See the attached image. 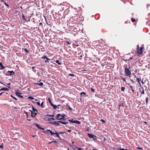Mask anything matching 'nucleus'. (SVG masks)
I'll list each match as a JSON object with an SVG mask.
<instances>
[{
	"mask_svg": "<svg viewBox=\"0 0 150 150\" xmlns=\"http://www.w3.org/2000/svg\"><path fill=\"white\" fill-rule=\"evenodd\" d=\"M100 121L103 123H105V121L103 119H100Z\"/></svg>",
	"mask_w": 150,
	"mask_h": 150,
	"instance_id": "c85d7f7f",
	"label": "nucleus"
},
{
	"mask_svg": "<svg viewBox=\"0 0 150 150\" xmlns=\"http://www.w3.org/2000/svg\"><path fill=\"white\" fill-rule=\"evenodd\" d=\"M19 91V90L18 89H17L16 91H15V94L16 95L18 96L20 98H23V96H22L21 95V93H19L18 92Z\"/></svg>",
	"mask_w": 150,
	"mask_h": 150,
	"instance_id": "20e7f679",
	"label": "nucleus"
},
{
	"mask_svg": "<svg viewBox=\"0 0 150 150\" xmlns=\"http://www.w3.org/2000/svg\"><path fill=\"white\" fill-rule=\"evenodd\" d=\"M62 115H61L60 114H58L57 116H56V118L58 120H61V117Z\"/></svg>",
	"mask_w": 150,
	"mask_h": 150,
	"instance_id": "39448f33",
	"label": "nucleus"
},
{
	"mask_svg": "<svg viewBox=\"0 0 150 150\" xmlns=\"http://www.w3.org/2000/svg\"><path fill=\"white\" fill-rule=\"evenodd\" d=\"M82 94H83L84 95H85L86 94V93L84 92H81V95Z\"/></svg>",
	"mask_w": 150,
	"mask_h": 150,
	"instance_id": "09e8293b",
	"label": "nucleus"
},
{
	"mask_svg": "<svg viewBox=\"0 0 150 150\" xmlns=\"http://www.w3.org/2000/svg\"><path fill=\"white\" fill-rule=\"evenodd\" d=\"M91 91L92 92H94L95 91L94 89L92 88H91Z\"/></svg>",
	"mask_w": 150,
	"mask_h": 150,
	"instance_id": "473e14b6",
	"label": "nucleus"
},
{
	"mask_svg": "<svg viewBox=\"0 0 150 150\" xmlns=\"http://www.w3.org/2000/svg\"><path fill=\"white\" fill-rule=\"evenodd\" d=\"M73 123H75L78 124H80L81 122L80 121L78 120H74Z\"/></svg>",
	"mask_w": 150,
	"mask_h": 150,
	"instance_id": "f8f14e48",
	"label": "nucleus"
},
{
	"mask_svg": "<svg viewBox=\"0 0 150 150\" xmlns=\"http://www.w3.org/2000/svg\"><path fill=\"white\" fill-rule=\"evenodd\" d=\"M52 106L53 107V108L54 109H56L57 108V107L56 105L53 104V105H52Z\"/></svg>",
	"mask_w": 150,
	"mask_h": 150,
	"instance_id": "5701e85b",
	"label": "nucleus"
},
{
	"mask_svg": "<svg viewBox=\"0 0 150 150\" xmlns=\"http://www.w3.org/2000/svg\"><path fill=\"white\" fill-rule=\"evenodd\" d=\"M48 100L49 102L50 103V104L51 105H52L53 104L52 103V102L51 101V100H50V98H48Z\"/></svg>",
	"mask_w": 150,
	"mask_h": 150,
	"instance_id": "6ab92c4d",
	"label": "nucleus"
},
{
	"mask_svg": "<svg viewBox=\"0 0 150 150\" xmlns=\"http://www.w3.org/2000/svg\"><path fill=\"white\" fill-rule=\"evenodd\" d=\"M130 67H129L128 68L125 67V75L126 76H129L131 75V71L129 70Z\"/></svg>",
	"mask_w": 150,
	"mask_h": 150,
	"instance_id": "f257e3e1",
	"label": "nucleus"
},
{
	"mask_svg": "<svg viewBox=\"0 0 150 150\" xmlns=\"http://www.w3.org/2000/svg\"><path fill=\"white\" fill-rule=\"evenodd\" d=\"M13 74H14V72H13V71H11V73L10 74V75H13Z\"/></svg>",
	"mask_w": 150,
	"mask_h": 150,
	"instance_id": "58836bf2",
	"label": "nucleus"
},
{
	"mask_svg": "<svg viewBox=\"0 0 150 150\" xmlns=\"http://www.w3.org/2000/svg\"><path fill=\"white\" fill-rule=\"evenodd\" d=\"M69 121L71 122V123H73V122H74V120H69Z\"/></svg>",
	"mask_w": 150,
	"mask_h": 150,
	"instance_id": "ea45409f",
	"label": "nucleus"
},
{
	"mask_svg": "<svg viewBox=\"0 0 150 150\" xmlns=\"http://www.w3.org/2000/svg\"><path fill=\"white\" fill-rule=\"evenodd\" d=\"M137 149L139 150L141 149H142L140 147H138Z\"/></svg>",
	"mask_w": 150,
	"mask_h": 150,
	"instance_id": "e2e57ef3",
	"label": "nucleus"
},
{
	"mask_svg": "<svg viewBox=\"0 0 150 150\" xmlns=\"http://www.w3.org/2000/svg\"><path fill=\"white\" fill-rule=\"evenodd\" d=\"M59 123L60 122H57H57H56V124H55V126H60V124Z\"/></svg>",
	"mask_w": 150,
	"mask_h": 150,
	"instance_id": "a211bd4d",
	"label": "nucleus"
},
{
	"mask_svg": "<svg viewBox=\"0 0 150 150\" xmlns=\"http://www.w3.org/2000/svg\"><path fill=\"white\" fill-rule=\"evenodd\" d=\"M88 136L91 138H93V137H96V136L95 135H94L93 134H90V133H88Z\"/></svg>",
	"mask_w": 150,
	"mask_h": 150,
	"instance_id": "423d86ee",
	"label": "nucleus"
},
{
	"mask_svg": "<svg viewBox=\"0 0 150 150\" xmlns=\"http://www.w3.org/2000/svg\"><path fill=\"white\" fill-rule=\"evenodd\" d=\"M33 110L34 112L36 111L37 112L38 111V110L37 109H36L34 108L33 106Z\"/></svg>",
	"mask_w": 150,
	"mask_h": 150,
	"instance_id": "4be33fe9",
	"label": "nucleus"
},
{
	"mask_svg": "<svg viewBox=\"0 0 150 150\" xmlns=\"http://www.w3.org/2000/svg\"><path fill=\"white\" fill-rule=\"evenodd\" d=\"M71 130H68V132H71Z\"/></svg>",
	"mask_w": 150,
	"mask_h": 150,
	"instance_id": "774afa93",
	"label": "nucleus"
},
{
	"mask_svg": "<svg viewBox=\"0 0 150 150\" xmlns=\"http://www.w3.org/2000/svg\"><path fill=\"white\" fill-rule=\"evenodd\" d=\"M41 129L44 130V128H42L41 127V129Z\"/></svg>",
	"mask_w": 150,
	"mask_h": 150,
	"instance_id": "338daca9",
	"label": "nucleus"
},
{
	"mask_svg": "<svg viewBox=\"0 0 150 150\" xmlns=\"http://www.w3.org/2000/svg\"><path fill=\"white\" fill-rule=\"evenodd\" d=\"M11 97L14 99L16 100H18V99L16 98H15V97H14L12 95H11Z\"/></svg>",
	"mask_w": 150,
	"mask_h": 150,
	"instance_id": "a878e982",
	"label": "nucleus"
},
{
	"mask_svg": "<svg viewBox=\"0 0 150 150\" xmlns=\"http://www.w3.org/2000/svg\"><path fill=\"white\" fill-rule=\"evenodd\" d=\"M51 120H55V119L54 118H50L48 120L50 121H51Z\"/></svg>",
	"mask_w": 150,
	"mask_h": 150,
	"instance_id": "4c0bfd02",
	"label": "nucleus"
},
{
	"mask_svg": "<svg viewBox=\"0 0 150 150\" xmlns=\"http://www.w3.org/2000/svg\"><path fill=\"white\" fill-rule=\"evenodd\" d=\"M42 59H45L47 60H50L49 58H48L46 56L44 55L43 57H41Z\"/></svg>",
	"mask_w": 150,
	"mask_h": 150,
	"instance_id": "9d476101",
	"label": "nucleus"
},
{
	"mask_svg": "<svg viewBox=\"0 0 150 150\" xmlns=\"http://www.w3.org/2000/svg\"><path fill=\"white\" fill-rule=\"evenodd\" d=\"M42 132L45 134L47 132V131H43Z\"/></svg>",
	"mask_w": 150,
	"mask_h": 150,
	"instance_id": "5fc2aeb1",
	"label": "nucleus"
},
{
	"mask_svg": "<svg viewBox=\"0 0 150 150\" xmlns=\"http://www.w3.org/2000/svg\"><path fill=\"white\" fill-rule=\"evenodd\" d=\"M131 21L132 22H134L136 21V20L133 18H132Z\"/></svg>",
	"mask_w": 150,
	"mask_h": 150,
	"instance_id": "c756f323",
	"label": "nucleus"
},
{
	"mask_svg": "<svg viewBox=\"0 0 150 150\" xmlns=\"http://www.w3.org/2000/svg\"><path fill=\"white\" fill-rule=\"evenodd\" d=\"M22 18L23 20L26 21V19L24 14L23 13L22 15Z\"/></svg>",
	"mask_w": 150,
	"mask_h": 150,
	"instance_id": "bb28decb",
	"label": "nucleus"
},
{
	"mask_svg": "<svg viewBox=\"0 0 150 150\" xmlns=\"http://www.w3.org/2000/svg\"><path fill=\"white\" fill-rule=\"evenodd\" d=\"M40 106H41V107H42V106H43V102H42L41 103V105L40 104Z\"/></svg>",
	"mask_w": 150,
	"mask_h": 150,
	"instance_id": "79ce46f5",
	"label": "nucleus"
},
{
	"mask_svg": "<svg viewBox=\"0 0 150 150\" xmlns=\"http://www.w3.org/2000/svg\"><path fill=\"white\" fill-rule=\"evenodd\" d=\"M47 131H48L52 135H53V134H54V133L53 132L50 130V129H47Z\"/></svg>",
	"mask_w": 150,
	"mask_h": 150,
	"instance_id": "4468645a",
	"label": "nucleus"
},
{
	"mask_svg": "<svg viewBox=\"0 0 150 150\" xmlns=\"http://www.w3.org/2000/svg\"><path fill=\"white\" fill-rule=\"evenodd\" d=\"M136 79L137 80L138 83H139V86H141V82L143 84H144L145 83V81L144 82L143 81V79H142L141 77L138 76L137 77H136Z\"/></svg>",
	"mask_w": 150,
	"mask_h": 150,
	"instance_id": "f03ea898",
	"label": "nucleus"
},
{
	"mask_svg": "<svg viewBox=\"0 0 150 150\" xmlns=\"http://www.w3.org/2000/svg\"><path fill=\"white\" fill-rule=\"evenodd\" d=\"M28 98H30V99L31 100H33V99H34V98L33 97H32L31 96H29V97H28Z\"/></svg>",
	"mask_w": 150,
	"mask_h": 150,
	"instance_id": "e433bc0d",
	"label": "nucleus"
},
{
	"mask_svg": "<svg viewBox=\"0 0 150 150\" xmlns=\"http://www.w3.org/2000/svg\"><path fill=\"white\" fill-rule=\"evenodd\" d=\"M50 123L51 124L54 125H55V124H56V122H50Z\"/></svg>",
	"mask_w": 150,
	"mask_h": 150,
	"instance_id": "2f4dec72",
	"label": "nucleus"
},
{
	"mask_svg": "<svg viewBox=\"0 0 150 150\" xmlns=\"http://www.w3.org/2000/svg\"><path fill=\"white\" fill-rule=\"evenodd\" d=\"M34 125H35V126L37 127H38V128L39 129H41L42 127L40 126V125H38V124H34Z\"/></svg>",
	"mask_w": 150,
	"mask_h": 150,
	"instance_id": "f3484780",
	"label": "nucleus"
},
{
	"mask_svg": "<svg viewBox=\"0 0 150 150\" xmlns=\"http://www.w3.org/2000/svg\"><path fill=\"white\" fill-rule=\"evenodd\" d=\"M66 42H67L68 44H70V43L69 42H68V41H67Z\"/></svg>",
	"mask_w": 150,
	"mask_h": 150,
	"instance_id": "13d9d810",
	"label": "nucleus"
},
{
	"mask_svg": "<svg viewBox=\"0 0 150 150\" xmlns=\"http://www.w3.org/2000/svg\"><path fill=\"white\" fill-rule=\"evenodd\" d=\"M35 84H36L38 85H39L40 86H42L43 85V83L42 82H41L40 83H35Z\"/></svg>",
	"mask_w": 150,
	"mask_h": 150,
	"instance_id": "412c9836",
	"label": "nucleus"
},
{
	"mask_svg": "<svg viewBox=\"0 0 150 150\" xmlns=\"http://www.w3.org/2000/svg\"><path fill=\"white\" fill-rule=\"evenodd\" d=\"M121 78L123 80L125 81V82H126V80H125V78H122V77H121Z\"/></svg>",
	"mask_w": 150,
	"mask_h": 150,
	"instance_id": "de8ad7c7",
	"label": "nucleus"
},
{
	"mask_svg": "<svg viewBox=\"0 0 150 150\" xmlns=\"http://www.w3.org/2000/svg\"><path fill=\"white\" fill-rule=\"evenodd\" d=\"M37 104L38 105H40V103L38 102H37Z\"/></svg>",
	"mask_w": 150,
	"mask_h": 150,
	"instance_id": "49530a36",
	"label": "nucleus"
},
{
	"mask_svg": "<svg viewBox=\"0 0 150 150\" xmlns=\"http://www.w3.org/2000/svg\"><path fill=\"white\" fill-rule=\"evenodd\" d=\"M24 112L27 115V116H28V113L27 112H25V111Z\"/></svg>",
	"mask_w": 150,
	"mask_h": 150,
	"instance_id": "3c124183",
	"label": "nucleus"
},
{
	"mask_svg": "<svg viewBox=\"0 0 150 150\" xmlns=\"http://www.w3.org/2000/svg\"><path fill=\"white\" fill-rule=\"evenodd\" d=\"M137 53L139 54H142L143 52V50L144 49V47H141L140 48H139V45H137Z\"/></svg>",
	"mask_w": 150,
	"mask_h": 150,
	"instance_id": "7ed1b4c3",
	"label": "nucleus"
},
{
	"mask_svg": "<svg viewBox=\"0 0 150 150\" xmlns=\"http://www.w3.org/2000/svg\"><path fill=\"white\" fill-rule=\"evenodd\" d=\"M73 45H74V44H73ZM74 45L75 46H77V47H78V46H79V45Z\"/></svg>",
	"mask_w": 150,
	"mask_h": 150,
	"instance_id": "bf43d9fd",
	"label": "nucleus"
},
{
	"mask_svg": "<svg viewBox=\"0 0 150 150\" xmlns=\"http://www.w3.org/2000/svg\"><path fill=\"white\" fill-rule=\"evenodd\" d=\"M24 50H25V51L27 52V53H28L29 52V50H28L26 48H25L24 49Z\"/></svg>",
	"mask_w": 150,
	"mask_h": 150,
	"instance_id": "c9c22d12",
	"label": "nucleus"
},
{
	"mask_svg": "<svg viewBox=\"0 0 150 150\" xmlns=\"http://www.w3.org/2000/svg\"><path fill=\"white\" fill-rule=\"evenodd\" d=\"M145 101H146V105H147V104L148 102V97H146V98Z\"/></svg>",
	"mask_w": 150,
	"mask_h": 150,
	"instance_id": "cd10ccee",
	"label": "nucleus"
},
{
	"mask_svg": "<svg viewBox=\"0 0 150 150\" xmlns=\"http://www.w3.org/2000/svg\"><path fill=\"white\" fill-rule=\"evenodd\" d=\"M4 146H0V148H1L2 149H3L4 148Z\"/></svg>",
	"mask_w": 150,
	"mask_h": 150,
	"instance_id": "864d4df0",
	"label": "nucleus"
},
{
	"mask_svg": "<svg viewBox=\"0 0 150 150\" xmlns=\"http://www.w3.org/2000/svg\"><path fill=\"white\" fill-rule=\"evenodd\" d=\"M69 75L70 76H74V74H69Z\"/></svg>",
	"mask_w": 150,
	"mask_h": 150,
	"instance_id": "a19ab883",
	"label": "nucleus"
},
{
	"mask_svg": "<svg viewBox=\"0 0 150 150\" xmlns=\"http://www.w3.org/2000/svg\"><path fill=\"white\" fill-rule=\"evenodd\" d=\"M113 150H120V149H114Z\"/></svg>",
	"mask_w": 150,
	"mask_h": 150,
	"instance_id": "680f3d73",
	"label": "nucleus"
},
{
	"mask_svg": "<svg viewBox=\"0 0 150 150\" xmlns=\"http://www.w3.org/2000/svg\"><path fill=\"white\" fill-rule=\"evenodd\" d=\"M37 115V114L36 113L34 112H32L31 113V115L33 117H35Z\"/></svg>",
	"mask_w": 150,
	"mask_h": 150,
	"instance_id": "6e6552de",
	"label": "nucleus"
},
{
	"mask_svg": "<svg viewBox=\"0 0 150 150\" xmlns=\"http://www.w3.org/2000/svg\"><path fill=\"white\" fill-rule=\"evenodd\" d=\"M53 142H49V143H48V144H51Z\"/></svg>",
	"mask_w": 150,
	"mask_h": 150,
	"instance_id": "4d7b16f0",
	"label": "nucleus"
},
{
	"mask_svg": "<svg viewBox=\"0 0 150 150\" xmlns=\"http://www.w3.org/2000/svg\"><path fill=\"white\" fill-rule=\"evenodd\" d=\"M0 66L1 67V69H4L5 68V67H4L2 65L1 62H0Z\"/></svg>",
	"mask_w": 150,
	"mask_h": 150,
	"instance_id": "ddd939ff",
	"label": "nucleus"
},
{
	"mask_svg": "<svg viewBox=\"0 0 150 150\" xmlns=\"http://www.w3.org/2000/svg\"><path fill=\"white\" fill-rule=\"evenodd\" d=\"M39 24L40 25H42V23H39Z\"/></svg>",
	"mask_w": 150,
	"mask_h": 150,
	"instance_id": "69168bd1",
	"label": "nucleus"
},
{
	"mask_svg": "<svg viewBox=\"0 0 150 150\" xmlns=\"http://www.w3.org/2000/svg\"><path fill=\"white\" fill-rule=\"evenodd\" d=\"M144 94V90L143 89L142 91V92H141V94Z\"/></svg>",
	"mask_w": 150,
	"mask_h": 150,
	"instance_id": "f704fd0d",
	"label": "nucleus"
},
{
	"mask_svg": "<svg viewBox=\"0 0 150 150\" xmlns=\"http://www.w3.org/2000/svg\"><path fill=\"white\" fill-rule=\"evenodd\" d=\"M46 115L47 116H50V117H53L54 116V115H50L48 114V115Z\"/></svg>",
	"mask_w": 150,
	"mask_h": 150,
	"instance_id": "72a5a7b5",
	"label": "nucleus"
},
{
	"mask_svg": "<svg viewBox=\"0 0 150 150\" xmlns=\"http://www.w3.org/2000/svg\"><path fill=\"white\" fill-rule=\"evenodd\" d=\"M134 59V56H132V57H130L129 59H128V60L123 59V60H124L125 61V62H126V61H129V60H131V59Z\"/></svg>",
	"mask_w": 150,
	"mask_h": 150,
	"instance_id": "2eb2a0df",
	"label": "nucleus"
},
{
	"mask_svg": "<svg viewBox=\"0 0 150 150\" xmlns=\"http://www.w3.org/2000/svg\"><path fill=\"white\" fill-rule=\"evenodd\" d=\"M130 87L131 88V89L132 91V92L133 93L134 92V87H133L132 86H131V85L130 86Z\"/></svg>",
	"mask_w": 150,
	"mask_h": 150,
	"instance_id": "dca6fc26",
	"label": "nucleus"
},
{
	"mask_svg": "<svg viewBox=\"0 0 150 150\" xmlns=\"http://www.w3.org/2000/svg\"><path fill=\"white\" fill-rule=\"evenodd\" d=\"M127 149H120V150H127Z\"/></svg>",
	"mask_w": 150,
	"mask_h": 150,
	"instance_id": "a18cd8bd",
	"label": "nucleus"
},
{
	"mask_svg": "<svg viewBox=\"0 0 150 150\" xmlns=\"http://www.w3.org/2000/svg\"><path fill=\"white\" fill-rule=\"evenodd\" d=\"M61 120H65L66 118L64 117H66V115L65 114H63L62 115V116H61Z\"/></svg>",
	"mask_w": 150,
	"mask_h": 150,
	"instance_id": "0eeeda50",
	"label": "nucleus"
},
{
	"mask_svg": "<svg viewBox=\"0 0 150 150\" xmlns=\"http://www.w3.org/2000/svg\"><path fill=\"white\" fill-rule=\"evenodd\" d=\"M78 150H82L81 148L79 147H77Z\"/></svg>",
	"mask_w": 150,
	"mask_h": 150,
	"instance_id": "603ef678",
	"label": "nucleus"
},
{
	"mask_svg": "<svg viewBox=\"0 0 150 150\" xmlns=\"http://www.w3.org/2000/svg\"><path fill=\"white\" fill-rule=\"evenodd\" d=\"M29 111L31 112V113H32V112H33V111L32 110H29Z\"/></svg>",
	"mask_w": 150,
	"mask_h": 150,
	"instance_id": "0e129e2a",
	"label": "nucleus"
},
{
	"mask_svg": "<svg viewBox=\"0 0 150 150\" xmlns=\"http://www.w3.org/2000/svg\"><path fill=\"white\" fill-rule=\"evenodd\" d=\"M121 106H123V103H121L119 104L118 107L120 108Z\"/></svg>",
	"mask_w": 150,
	"mask_h": 150,
	"instance_id": "393cba45",
	"label": "nucleus"
},
{
	"mask_svg": "<svg viewBox=\"0 0 150 150\" xmlns=\"http://www.w3.org/2000/svg\"><path fill=\"white\" fill-rule=\"evenodd\" d=\"M55 132H53V133H54V134H56V133H58L55 130Z\"/></svg>",
	"mask_w": 150,
	"mask_h": 150,
	"instance_id": "6e6d98bb",
	"label": "nucleus"
},
{
	"mask_svg": "<svg viewBox=\"0 0 150 150\" xmlns=\"http://www.w3.org/2000/svg\"><path fill=\"white\" fill-rule=\"evenodd\" d=\"M56 62L59 65H61V63L60 62V61L58 60H57L56 61Z\"/></svg>",
	"mask_w": 150,
	"mask_h": 150,
	"instance_id": "aec40b11",
	"label": "nucleus"
},
{
	"mask_svg": "<svg viewBox=\"0 0 150 150\" xmlns=\"http://www.w3.org/2000/svg\"><path fill=\"white\" fill-rule=\"evenodd\" d=\"M5 4L6 5V6H9L8 5V4H7V3L6 2H5Z\"/></svg>",
	"mask_w": 150,
	"mask_h": 150,
	"instance_id": "8fccbe9b",
	"label": "nucleus"
},
{
	"mask_svg": "<svg viewBox=\"0 0 150 150\" xmlns=\"http://www.w3.org/2000/svg\"><path fill=\"white\" fill-rule=\"evenodd\" d=\"M59 132L58 133H56V135H57V137L58 138H59V139H62L61 138H60V137H59Z\"/></svg>",
	"mask_w": 150,
	"mask_h": 150,
	"instance_id": "b1692460",
	"label": "nucleus"
},
{
	"mask_svg": "<svg viewBox=\"0 0 150 150\" xmlns=\"http://www.w3.org/2000/svg\"><path fill=\"white\" fill-rule=\"evenodd\" d=\"M59 134H64V133H66L65 132H59Z\"/></svg>",
	"mask_w": 150,
	"mask_h": 150,
	"instance_id": "37998d69",
	"label": "nucleus"
},
{
	"mask_svg": "<svg viewBox=\"0 0 150 150\" xmlns=\"http://www.w3.org/2000/svg\"><path fill=\"white\" fill-rule=\"evenodd\" d=\"M60 106V105H58L57 107L58 108H59V106Z\"/></svg>",
	"mask_w": 150,
	"mask_h": 150,
	"instance_id": "052dcab7",
	"label": "nucleus"
},
{
	"mask_svg": "<svg viewBox=\"0 0 150 150\" xmlns=\"http://www.w3.org/2000/svg\"><path fill=\"white\" fill-rule=\"evenodd\" d=\"M125 88L124 87H122L121 88V90L122 91H124L125 90Z\"/></svg>",
	"mask_w": 150,
	"mask_h": 150,
	"instance_id": "7c9ffc66",
	"label": "nucleus"
},
{
	"mask_svg": "<svg viewBox=\"0 0 150 150\" xmlns=\"http://www.w3.org/2000/svg\"><path fill=\"white\" fill-rule=\"evenodd\" d=\"M8 90H9L8 88L5 87L2 88L0 89L1 91H7Z\"/></svg>",
	"mask_w": 150,
	"mask_h": 150,
	"instance_id": "1a4fd4ad",
	"label": "nucleus"
},
{
	"mask_svg": "<svg viewBox=\"0 0 150 150\" xmlns=\"http://www.w3.org/2000/svg\"><path fill=\"white\" fill-rule=\"evenodd\" d=\"M68 109L70 110H72V109L69 106H68Z\"/></svg>",
	"mask_w": 150,
	"mask_h": 150,
	"instance_id": "c03bdc74",
	"label": "nucleus"
},
{
	"mask_svg": "<svg viewBox=\"0 0 150 150\" xmlns=\"http://www.w3.org/2000/svg\"><path fill=\"white\" fill-rule=\"evenodd\" d=\"M57 122H60L63 125H67V124H68V122H63L60 121H58Z\"/></svg>",
	"mask_w": 150,
	"mask_h": 150,
	"instance_id": "9b49d317",
	"label": "nucleus"
}]
</instances>
